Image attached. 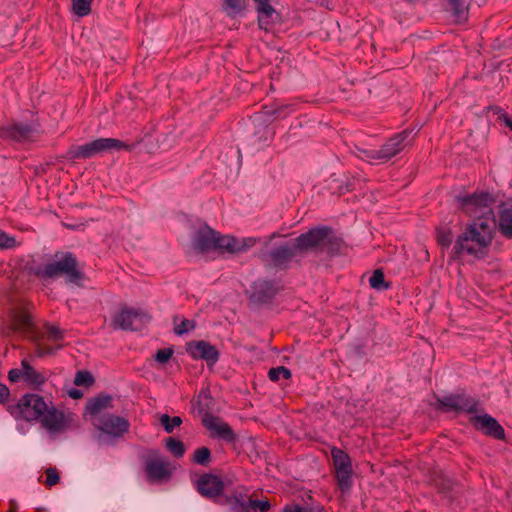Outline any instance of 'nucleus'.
I'll return each mask as SVG.
<instances>
[{"instance_id": "f257e3e1", "label": "nucleus", "mask_w": 512, "mask_h": 512, "mask_svg": "<svg viewBox=\"0 0 512 512\" xmlns=\"http://www.w3.org/2000/svg\"><path fill=\"white\" fill-rule=\"evenodd\" d=\"M496 229L495 217H478L466 226L465 231L456 239L453 251L456 255L468 254L475 258H484Z\"/></svg>"}, {"instance_id": "f03ea898", "label": "nucleus", "mask_w": 512, "mask_h": 512, "mask_svg": "<svg viewBox=\"0 0 512 512\" xmlns=\"http://www.w3.org/2000/svg\"><path fill=\"white\" fill-rule=\"evenodd\" d=\"M255 243L254 238L237 239L229 235H220L207 225L200 226L192 239L193 249L200 253H238L246 251Z\"/></svg>"}, {"instance_id": "7ed1b4c3", "label": "nucleus", "mask_w": 512, "mask_h": 512, "mask_svg": "<svg viewBox=\"0 0 512 512\" xmlns=\"http://www.w3.org/2000/svg\"><path fill=\"white\" fill-rule=\"evenodd\" d=\"M55 257L53 262L37 268L34 274L43 279H52L63 275L68 282L75 284H79L83 280L84 274L74 254L70 252L57 253Z\"/></svg>"}, {"instance_id": "20e7f679", "label": "nucleus", "mask_w": 512, "mask_h": 512, "mask_svg": "<svg viewBox=\"0 0 512 512\" xmlns=\"http://www.w3.org/2000/svg\"><path fill=\"white\" fill-rule=\"evenodd\" d=\"M133 147V145L127 144L118 139L99 138L84 145L71 146L67 151V157L71 160L87 159L104 151L112 149L131 151Z\"/></svg>"}, {"instance_id": "39448f33", "label": "nucleus", "mask_w": 512, "mask_h": 512, "mask_svg": "<svg viewBox=\"0 0 512 512\" xmlns=\"http://www.w3.org/2000/svg\"><path fill=\"white\" fill-rule=\"evenodd\" d=\"M330 232V229L321 227L311 229L307 233L301 234L294 241L296 250L302 254L309 250L322 249L329 245V252H334L333 246H339V241L337 239L332 240V238L329 236Z\"/></svg>"}, {"instance_id": "423d86ee", "label": "nucleus", "mask_w": 512, "mask_h": 512, "mask_svg": "<svg viewBox=\"0 0 512 512\" xmlns=\"http://www.w3.org/2000/svg\"><path fill=\"white\" fill-rule=\"evenodd\" d=\"M461 210L467 215L477 219L478 217H494L492 205L494 199L487 192L474 193L458 198Z\"/></svg>"}, {"instance_id": "0eeeda50", "label": "nucleus", "mask_w": 512, "mask_h": 512, "mask_svg": "<svg viewBox=\"0 0 512 512\" xmlns=\"http://www.w3.org/2000/svg\"><path fill=\"white\" fill-rule=\"evenodd\" d=\"M64 331L58 326L46 324L43 332L35 336V349L38 357H44L55 353L62 348Z\"/></svg>"}, {"instance_id": "6e6552de", "label": "nucleus", "mask_w": 512, "mask_h": 512, "mask_svg": "<svg viewBox=\"0 0 512 512\" xmlns=\"http://www.w3.org/2000/svg\"><path fill=\"white\" fill-rule=\"evenodd\" d=\"M333 465L335 468V477L341 491H348L352 486V462L350 456L339 448L331 450Z\"/></svg>"}, {"instance_id": "1a4fd4ad", "label": "nucleus", "mask_w": 512, "mask_h": 512, "mask_svg": "<svg viewBox=\"0 0 512 512\" xmlns=\"http://www.w3.org/2000/svg\"><path fill=\"white\" fill-rule=\"evenodd\" d=\"M93 425L102 433L114 438L122 437L130 428L127 418L110 413L93 420Z\"/></svg>"}, {"instance_id": "9d476101", "label": "nucleus", "mask_w": 512, "mask_h": 512, "mask_svg": "<svg viewBox=\"0 0 512 512\" xmlns=\"http://www.w3.org/2000/svg\"><path fill=\"white\" fill-rule=\"evenodd\" d=\"M149 320V315L141 310L124 308L114 315L111 325L114 329L137 330Z\"/></svg>"}, {"instance_id": "9b49d317", "label": "nucleus", "mask_w": 512, "mask_h": 512, "mask_svg": "<svg viewBox=\"0 0 512 512\" xmlns=\"http://www.w3.org/2000/svg\"><path fill=\"white\" fill-rule=\"evenodd\" d=\"M8 379L13 383L23 381L34 388H38L45 384L47 376L45 373L31 366L26 359H23L19 368H14L9 371Z\"/></svg>"}, {"instance_id": "f8f14e48", "label": "nucleus", "mask_w": 512, "mask_h": 512, "mask_svg": "<svg viewBox=\"0 0 512 512\" xmlns=\"http://www.w3.org/2000/svg\"><path fill=\"white\" fill-rule=\"evenodd\" d=\"M47 403L36 394L24 395L18 402L16 410L20 417L27 421L41 419L47 410Z\"/></svg>"}, {"instance_id": "ddd939ff", "label": "nucleus", "mask_w": 512, "mask_h": 512, "mask_svg": "<svg viewBox=\"0 0 512 512\" xmlns=\"http://www.w3.org/2000/svg\"><path fill=\"white\" fill-rule=\"evenodd\" d=\"M196 488L202 496L214 498L222 494L225 484L221 477L211 473H203L196 480Z\"/></svg>"}, {"instance_id": "4468645a", "label": "nucleus", "mask_w": 512, "mask_h": 512, "mask_svg": "<svg viewBox=\"0 0 512 512\" xmlns=\"http://www.w3.org/2000/svg\"><path fill=\"white\" fill-rule=\"evenodd\" d=\"M4 137L20 143L34 142L39 139L41 132L33 126L17 123L3 131Z\"/></svg>"}, {"instance_id": "2eb2a0df", "label": "nucleus", "mask_w": 512, "mask_h": 512, "mask_svg": "<svg viewBox=\"0 0 512 512\" xmlns=\"http://www.w3.org/2000/svg\"><path fill=\"white\" fill-rule=\"evenodd\" d=\"M11 329L24 335L33 333L34 324L28 306L22 305L12 310Z\"/></svg>"}, {"instance_id": "dca6fc26", "label": "nucleus", "mask_w": 512, "mask_h": 512, "mask_svg": "<svg viewBox=\"0 0 512 512\" xmlns=\"http://www.w3.org/2000/svg\"><path fill=\"white\" fill-rule=\"evenodd\" d=\"M187 352L192 358L203 359L208 364H215L219 358L217 348L204 340L188 343Z\"/></svg>"}, {"instance_id": "f3484780", "label": "nucleus", "mask_w": 512, "mask_h": 512, "mask_svg": "<svg viewBox=\"0 0 512 512\" xmlns=\"http://www.w3.org/2000/svg\"><path fill=\"white\" fill-rule=\"evenodd\" d=\"M409 136H410V132L408 130H403L402 132L390 137L381 146L380 149H381L382 155L385 157L386 162H388L394 156L398 155L401 151H403L408 146Z\"/></svg>"}, {"instance_id": "a211bd4d", "label": "nucleus", "mask_w": 512, "mask_h": 512, "mask_svg": "<svg viewBox=\"0 0 512 512\" xmlns=\"http://www.w3.org/2000/svg\"><path fill=\"white\" fill-rule=\"evenodd\" d=\"M42 426L50 433H59L66 429L67 419L64 413L55 407L47 406V410L41 417Z\"/></svg>"}, {"instance_id": "6ab92c4d", "label": "nucleus", "mask_w": 512, "mask_h": 512, "mask_svg": "<svg viewBox=\"0 0 512 512\" xmlns=\"http://www.w3.org/2000/svg\"><path fill=\"white\" fill-rule=\"evenodd\" d=\"M204 426L212 432L213 436H217L227 442H234L236 435L230 425L218 417L207 416L203 420Z\"/></svg>"}, {"instance_id": "aec40b11", "label": "nucleus", "mask_w": 512, "mask_h": 512, "mask_svg": "<svg viewBox=\"0 0 512 512\" xmlns=\"http://www.w3.org/2000/svg\"><path fill=\"white\" fill-rule=\"evenodd\" d=\"M472 421L475 427L482 430L484 434L498 440H503L505 438L503 427L492 416L487 414L483 416H475Z\"/></svg>"}, {"instance_id": "412c9836", "label": "nucleus", "mask_w": 512, "mask_h": 512, "mask_svg": "<svg viewBox=\"0 0 512 512\" xmlns=\"http://www.w3.org/2000/svg\"><path fill=\"white\" fill-rule=\"evenodd\" d=\"M145 471L149 481L163 480L171 474L169 463L159 458L147 460Z\"/></svg>"}, {"instance_id": "4be33fe9", "label": "nucleus", "mask_w": 512, "mask_h": 512, "mask_svg": "<svg viewBox=\"0 0 512 512\" xmlns=\"http://www.w3.org/2000/svg\"><path fill=\"white\" fill-rule=\"evenodd\" d=\"M300 255L299 251L296 250V245L292 244L285 245L274 249L270 253L271 262L275 267L286 266L294 257Z\"/></svg>"}, {"instance_id": "5701e85b", "label": "nucleus", "mask_w": 512, "mask_h": 512, "mask_svg": "<svg viewBox=\"0 0 512 512\" xmlns=\"http://www.w3.org/2000/svg\"><path fill=\"white\" fill-rule=\"evenodd\" d=\"M112 408V397L109 395H99L98 397L91 398L86 405V410L91 416V421L99 416H103L104 410Z\"/></svg>"}, {"instance_id": "b1692460", "label": "nucleus", "mask_w": 512, "mask_h": 512, "mask_svg": "<svg viewBox=\"0 0 512 512\" xmlns=\"http://www.w3.org/2000/svg\"><path fill=\"white\" fill-rule=\"evenodd\" d=\"M279 291V288L270 281H258L254 286L253 297L255 300L267 303L269 302Z\"/></svg>"}, {"instance_id": "393cba45", "label": "nucleus", "mask_w": 512, "mask_h": 512, "mask_svg": "<svg viewBox=\"0 0 512 512\" xmlns=\"http://www.w3.org/2000/svg\"><path fill=\"white\" fill-rule=\"evenodd\" d=\"M499 230L503 236L512 238V200L501 207Z\"/></svg>"}, {"instance_id": "a878e982", "label": "nucleus", "mask_w": 512, "mask_h": 512, "mask_svg": "<svg viewBox=\"0 0 512 512\" xmlns=\"http://www.w3.org/2000/svg\"><path fill=\"white\" fill-rule=\"evenodd\" d=\"M455 403V412L473 413L478 405L477 401L466 395H453Z\"/></svg>"}, {"instance_id": "bb28decb", "label": "nucleus", "mask_w": 512, "mask_h": 512, "mask_svg": "<svg viewBox=\"0 0 512 512\" xmlns=\"http://www.w3.org/2000/svg\"><path fill=\"white\" fill-rule=\"evenodd\" d=\"M358 157L372 164L386 162L381 149H360Z\"/></svg>"}, {"instance_id": "cd10ccee", "label": "nucleus", "mask_w": 512, "mask_h": 512, "mask_svg": "<svg viewBox=\"0 0 512 512\" xmlns=\"http://www.w3.org/2000/svg\"><path fill=\"white\" fill-rule=\"evenodd\" d=\"M456 22H462L467 19V6L465 0H448Z\"/></svg>"}, {"instance_id": "c85d7f7f", "label": "nucleus", "mask_w": 512, "mask_h": 512, "mask_svg": "<svg viewBox=\"0 0 512 512\" xmlns=\"http://www.w3.org/2000/svg\"><path fill=\"white\" fill-rule=\"evenodd\" d=\"M240 506L244 512L248 510H260L261 512H267L270 509V503L268 500H257L253 496H250L247 502H241Z\"/></svg>"}, {"instance_id": "c756f323", "label": "nucleus", "mask_w": 512, "mask_h": 512, "mask_svg": "<svg viewBox=\"0 0 512 512\" xmlns=\"http://www.w3.org/2000/svg\"><path fill=\"white\" fill-rule=\"evenodd\" d=\"M371 288L376 290H387L390 288V283L385 281L384 273L381 269H377L373 272L369 279Z\"/></svg>"}, {"instance_id": "7c9ffc66", "label": "nucleus", "mask_w": 512, "mask_h": 512, "mask_svg": "<svg viewBox=\"0 0 512 512\" xmlns=\"http://www.w3.org/2000/svg\"><path fill=\"white\" fill-rule=\"evenodd\" d=\"M45 479H43V476L39 477V482L44 484L47 488H51L59 483L60 481V474L57 468L55 467H49L45 470Z\"/></svg>"}, {"instance_id": "2f4dec72", "label": "nucleus", "mask_w": 512, "mask_h": 512, "mask_svg": "<svg viewBox=\"0 0 512 512\" xmlns=\"http://www.w3.org/2000/svg\"><path fill=\"white\" fill-rule=\"evenodd\" d=\"M211 461V452L207 447L197 448L192 455V462L201 465L208 466Z\"/></svg>"}, {"instance_id": "473e14b6", "label": "nucleus", "mask_w": 512, "mask_h": 512, "mask_svg": "<svg viewBox=\"0 0 512 512\" xmlns=\"http://www.w3.org/2000/svg\"><path fill=\"white\" fill-rule=\"evenodd\" d=\"M73 12L80 16H86L91 12V4L93 0H71Z\"/></svg>"}, {"instance_id": "72a5a7b5", "label": "nucleus", "mask_w": 512, "mask_h": 512, "mask_svg": "<svg viewBox=\"0 0 512 512\" xmlns=\"http://www.w3.org/2000/svg\"><path fill=\"white\" fill-rule=\"evenodd\" d=\"M166 448L177 458L182 457L186 451L182 441L171 437L166 439Z\"/></svg>"}, {"instance_id": "f704fd0d", "label": "nucleus", "mask_w": 512, "mask_h": 512, "mask_svg": "<svg viewBox=\"0 0 512 512\" xmlns=\"http://www.w3.org/2000/svg\"><path fill=\"white\" fill-rule=\"evenodd\" d=\"M436 240L438 245L443 249H447L452 243L453 233L450 229L439 228L437 229Z\"/></svg>"}, {"instance_id": "c9c22d12", "label": "nucleus", "mask_w": 512, "mask_h": 512, "mask_svg": "<svg viewBox=\"0 0 512 512\" xmlns=\"http://www.w3.org/2000/svg\"><path fill=\"white\" fill-rule=\"evenodd\" d=\"M160 423L167 433H172L175 427H179L182 424V419L179 416L170 417L167 414H163L160 417Z\"/></svg>"}, {"instance_id": "e433bc0d", "label": "nucleus", "mask_w": 512, "mask_h": 512, "mask_svg": "<svg viewBox=\"0 0 512 512\" xmlns=\"http://www.w3.org/2000/svg\"><path fill=\"white\" fill-rule=\"evenodd\" d=\"M268 377L271 381L276 382L280 378L289 379L291 377V372L288 368L279 366L276 368H271L268 372Z\"/></svg>"}, {"instance_id": "4c0bfd02", "label": "nucleus", "mask_w": 512, "mask_h": 512, "mask_svg": "<svg viewBox=\"0 0 512 512\" xmlns=\"http://www.w3.org/2000/svg\"><path fill=\"white\" fill-rule=\"evenodd\" d=\"M437 410H441L444 412H455V403L453 395H449L443 398H438L437 403L435 405Z\"/></svg>"}, {"instance_id": "58836bf2", "label": "nucleus", "mask_w": 512, "mask_h": 512, "mask_svg": "<svg viewBox=\"0 0 512 512\" xmlns=\"http://www.w3.org/2000/svg\"><path fill=\"white\" fill-rule=\"evenodd\" d=\"M93 382H94L93 376L87 371L77 372L75 379H74V384L77 386H81V385L88 386V385H91Z\"/></svg>"}, {"instance_id": "ea45409f", "label": "nucleus", "mask_w": 512, "mask_h": 512, "mask_svg": "<svg viewBox=\"0 0 512 512\" xmlns=\"http://www.w3.org/2000/svg\"><path fill=\"white\" fill-rule=\"evenodd\" d=\"M195 327V324L193 321L188 319H183L179 324L175 325L174 331L178 335H182L184 333H187L191 330H193Z\"/></svg>"}, {"instance_id": "a19ab883", "label": "nucleus", "mask_w": 512, "mask_h": 512, "mask_svg": "<svg viewBox=\"0 0 512 512\" xmlns=\"http://www.w3.org/2000/svg\"><path fill=\"white\" fill-rule=\"evenodd\" d=\"M16 246V240L14 237L9 236L4 231L0 230V248L9 249Z\"/></svg>"}, {"instance_id": "79ce46f5", "label": "nucleus", "mask_w": 512, "mask_h": 512, "mask_svg": "<svg viewBox=\"0 0 512 512\" xmlns=\"http://www.w3.org/2000/svg\"><path fill=\"white\" fill-rule=\"evenodd\" d=\"M257 7L258 13H265L266 15H273L275 10L274 8L269 4V0H254Z\"/></svg>"}, {"instance_id": "37998d69", "label": "nucleus", "mask_w": 512, "mask_h": 512, "mask_svg": "<svg viewBox=\"0 0 512 512\" xmlns=\"http://www.w3.org/2000/svg\"><path fill=\"white\" fill-rule=\"evenodd\" d=\"M231 13L241 12L245 8V0H224Z\"/></svg>"}, {"instance_id": "c03bdc74", "label": "nucleus", "mask_w": 512, "mask_h": 512, "mask_svg": "<svg viewBox=\"0 0 512 512\" xmlns=\"http://www.w3.org/2000/svg\"><path fill=\"white\" fill-rule=\"evenodd\" d=\"M493 112L498 115V120H501L505 123L507 127H509L512 131V118L507 115V113L500 107L495 106L491 108Z\"/></svg>"}, {"instance_id": "a18cd8bd", "label": "nucleus", "mask_w": 512, "mask_h": 512, "mask_svg": "<svg viewBox=\"0 0 512 512\" xmlns=\"http://www.w3.org/2000/svg\"><path fill=\"white\" fill-rule=\"evenodd\" d=\"M173 355V350L170 348L167 349H159L155 355V359L159 363H166L170 360Z\"/></svg>"}, {"instance_id": "49530a36", "label": "nucleus", "mask_w": 512, "mask_h": 512, "mask_svg": "<svg viewBox=\"0 0 512 512\" xmlns=\"http://www.w3.org/2000/svg\"><path fill=\"white\" fill-rule=\"evenodd\" d=\"M272 15H266L265 13H258V25L260 29L269 31L271 29L270 18Z\"/></svg>"}, {"instance_id": "de8ad7c7", "label": "nucleus", "mask_w": 512, "mask_h": 512, "mask_svg": "<svg viewBox=\"0 0 512 512\" xmlns=\"http://www.w3.org/2000/svg\"><path fill=\"white\" fill-rule=\"evenodd\" d=\"M10 395L9 389L0 383V404H5Z\"/></svg>"}, {"instance_id": "09e8293b", "label": "nucleus", "mask_w": 512, "mask_h": 512, "mask_svg": "<svg viewBox=\"0 0 512 512\" xmlns=\"http://www.w3.org/2000/svg\"><path fill=\"white\" fill-rule=\"evenodd\" d=\"M282 512H303V509L298 505H286Z\"/></svg>"}, {"instance_id": "8fccbe9b", "label": "nucleus", "mask_w": 512, "mask_h": 512, "mask_svg": "<svg viewBox=\"0 0 512 512\" xmlns=\"http://www.w3.org/2000/svg\"><path fill=\"white\" fill-rule=\"evenodd\" d=\"M69 396L73 399H78L82 397V393L79 390L72 389L69 391Z\"/></svg>"}]
</instances>
